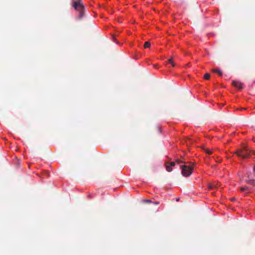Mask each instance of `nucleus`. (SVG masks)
<instances>
[{
	"mask_svg": "<svg viewBox=\"0 0 255 255\" xmlns=\"http://www.w3.org/2000/svg\"><path fill=\"white\" fill-rule=\"evenodd\" d=\"M168 63H170L172 66H175V63L173 62L172 58L168 59Z\"/></svg>",
	"mask_w": 255,
	"mask_h": 255,
	"instance_id": "obj_10",
	"label": "nucleus"
},
{
	"mask_svg": "<svg viewBox=\"0 0 255 255\" xmlns=\"http://www.w3.org/2000/svg\"><path fill=\"white\" fill-rule=\"evenodd\" d=\"M253 173L255 175V165L254 166L253 168Z\"/></svg>",
	"mask_w": 255,
	"mask_h": 255,
	"instance_id": "obj_17",
	"label": "nucleus"
},
{
	"mask_svg": "<svg viewBox=\"0 0 255 255\" xmlns=\"http://www.w3.org/2000/svg\"><path fill=\"white\" fill-rule=\"evenodd\" d=\"M150 43L149 41H146L144 43V48H149V47H150Z\"/></svg>",
	"mask_w": 255,
	"mask_h": 255,
	"instance_id": "obj_8",
	"label": "nucleus"
},
{
	"mask_svg": "<svg viewBox=\"0 0 255 255\" xmlns=\"http://www.w3.org/2000/svg\"><path fill=\"white\" fill-rule=\"evenodd\" d=\"M144 202L145 203H151V201L150 200H149V199H146V200H144Z\"/></svg>",
	"mask_w": 255,
	"mask_h": 255,
	"instance_id": "obj_14",
	"label": "nucleus"
},
{
	"mask_svg": "<svg viewBox=\"0 0 255 255\" xmlns=\"http://www.w3.org/2000/svg\"><path fill=\"white\" fill-rule=\"evenodd\" d=\"M232 85L239 89H243V84L239 81H233Z\"/></svg>",
	"mask_w": 255,
	"mask_h": 255,
	"instance_id": "obj_4",
	"label": "nucleus"
},
{
	"mask_svg": "<svg viewBox=\"0 0 255 255\" xmlns=\"http://www.w3.org/2000/svg\"><path fill=\"white\" fill-rule=\"evenodd\" d=\"M169 164L172 167L174 166L175 165V163L174 162H169Z\"/></svg>",
	"mask_w": 255,
	"mask_h": 255,
	"instance_id": "obj_16",
	"label": "nucleus"
},
{
	"mask_svg": "<svg viewBox=\"0 0 255 255\" xmlns=\"http://www.w3.org/2000/svg\"><path fill=\"white\" fill-rule=\"evenodd\" d=\"M205 152H206L208 154H211L212 153V151L208 149H205Z\"/></svg>",
	"mask_w": 255,
	"mask_h": 255,
	"instance_id": "obj_12",
	"label": "nucleus"
},
{
	"mask_svg": "<svg viewBox=\"0 0 255 255\" xmlns=\"http://www.w3.org/2000/svg\"><path fill=\"white\" fill-rule=\"evenodd\" d=\"M218 187H219L218 186H217V185H215V184H210L209 186V188L210 189H212L214 188H218Z\"/></svg>",
	"mask_w": 255,
	"mask_h": 255,
	"instance_id": "obj_9",
	"label": "nucleus"
},
{
	"mask_svg": "<svg viewBox=\"0 0 255 255\" xmlns=\"http://www.w3.org/2000/svg\"><path fill=\"white\" fill-rule=\"evenodd\" d=\"M212 71L215 73H218L220 76H222V72L221 70L219 69H214L212 70Z\"/></svg>",
	"mask_w": 255,
	"mask_h": 255,
	"instance_id": "obj_7",
	"label": "nucleus"
},
{
	"mask_svg": "<svg viewBox=\"0 0 255 255\" xmlns=\"http://www.w3.org/2000/svg\"><path fill=\"white\" fill-rule=\"evenodd\" d=\"M246 182L251 185H252L253 186H255V180L254 179H248L246 180Z\"/></svg>",
	"mask_w": 255,
	"mask_h": 255,
	"instance_id": "obj_6",
	"label": "nucleus"
},
{
	"mask_svg": "<svg viewBox=\"0 0 255 255\" xmlns=\"http://www.w3.org/2000/svg\"><path fill=\"white\" fill-rule=\"evenodd\" d=\"M72 5L75 9L79 12L78 18L81 19L84 15L85 8L81 2V0H72Z\"/></svg>",
	"mask_w": 255,
	"mask_h": 255,
	"instance_id": "obj_1",
	"label": "nucleus"
},
{
	"mask_svg": "<svg viewBox=\"0 0 255 255\" xmlns=\"http://www.w3.org/2000/svg\"><path fill=\"white\" fill-rule=\"evenodd\" d=\"M248 189V187L247 186L243 187L241 188L240 191L241 192H243V191L247 190Z\"/></svg>",
	"mask_w": 255,
	"mask_h": 255,
	"instance_id": "obj_13",
	"label": "nucleus"
},
{
	"mask_svg": "<svg viewBox=\"0 0 255 255\" xmlns=\"http://www.w3.org/2000/svg\"><path fill=\"white\" fill-rule=\"evenodd\" d=\"M165 166H166V170L168 172H171L172 171V167L171 166L169 162H165Z\"/></svg>",
	"mask_w": 255,
	"mask_h": 255,
	"instance_id": "obj_5",
	"label": "nucleus"
},
{
	"mask_svg": "<svg viewBox=\"0 0 255 255\" xmlns=\"http://www.w3.org/2000/svg\"><path fill=\"white\" fill-rule=\"evenodd\" d=\"M153 203L155 205H158L159 203L158 202H155Z\"/></svg>",
	"mask_w": 255,
	"mask_h": 255,
	"instance_id": "obj_18",
	"label": "nucleus"
},
{
	"mask_svg": "<svg viewBox=\"0 0 255 255\" xmlns=\"http://www.w3.org/2000/svg\"><path fill=\"white\" fill-rule=\"evenodd\" d=\"M231 200L232 201H235V198H232Z\"/></svg>",
	"mask_w": 255,
	"mask_h": 255,
	"instance_id": "obj_19",
	"label": "nucleus"
},
{
	"mask_svg": "<svg viewBox=\"0 0 255 255\" xmlns=\"http://www.w3.org/2000/svg\"><path fill=\"white\" fill-rule=\"evenodd\" d=\"M179 200V198H178V199H176V201H178Z\"/></svg>",
	"mask_w": 255,
	"mask_h": 255,
	"instance_id": "obj_20",
	"label": "nucleus"
},
{
	"mask_svg": "<svg viewBox=\"0 0 255 255\" xmlns=\"http://www.w3.org/2000/svg\"><path fill=\"white\" fill-rule=\"evenodd\" d=\"M251 152L253 154H255L254 151H251L249 148L245 146L242 149H238L235 153L238 156L241 157L243 158H246L250 156Z\"/></svg>",
	"mask_w": 255,
	"mask_h": 255,
	"instance_id": "obj_2",
	"label": "nucleus"
},
{
	"mask_svg": "<svg viewBox=\"0 0 255 255\" xmlns=\"http://www.w3.org/2000/svg\"><path fill=\"white\" fill-rule=\"evenodd\" d=\"M210 78V75L208 73H206L205 75H204V78L206 80H209Z\"/></svg>",
	"mask_w": 255,
	"mask_h": 255,
	"instance_id": "obj_11",
	"label": "nucleus"
},
{
	"mask_svg": "<svg viewBox=\"0 0 255 255\" xmlns=\"http://www.w3.org/2000/svg\"><path fill=\"white\" fill-rule=\"evenodd\" d=\"M176 162H177L178 163H185V162L184 161H182V160H181L180 159H177L176 160Z\"/></svg>",
	"mask_w": 255,
	"mask_h": 255,
	"instance_id": "obj_15",
	"label": "nucleus"
},
{
	"mask_svg": "<svg viewBox=\"0 0 255 255\" xmlns=\"http://www.w3.org/2000/svg\"><path fill=\"white\" fill-rule=\"evenodd\" d=\"M181 168H182V174L185 177L189 176L192 174L193 169V167L185 165H181Z\"/></svg>",
	"mask_w": 255,
	"mask_h": 255,
	"instance_id": "obj_3",
	"label": "nucleus"
}]
</instances>
